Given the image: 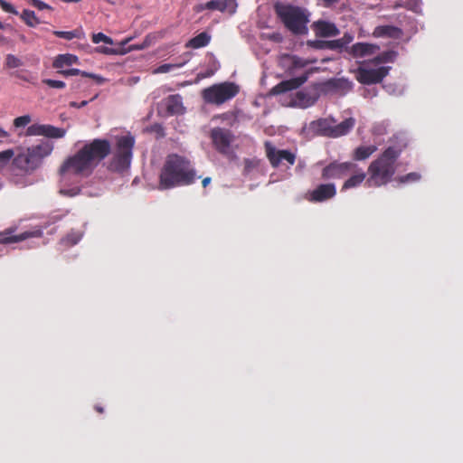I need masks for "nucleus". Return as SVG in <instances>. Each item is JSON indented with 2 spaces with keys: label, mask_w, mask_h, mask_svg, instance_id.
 Wrapping results in <instances>:
<instances>
[{
  "label": "nucleus",
  "mask_w": 463,
  "mask_h": 463,
  "mask_svg": "<svg viewBox=\"0 0 463 463\" xmlns=\"http://www.w3.org/2000/svg\"><path fill=\"white\" fill-rule=\"evenodd\" d=\"M29 3L38 10H52V7L41 0H29Z\"/></svg>",
  "instance_id": "nucleus-39"
},
{
  "label": "nucleus",
  "mask_w": 463,
  "mask_h": 463,
  "mask_svg": "<svg viewBox=\"0 0 463 463\" xmlns=\"http://www.w3.org/2000/svg\"><path fill=\"white\" fill-rule=\"evenodd\" d=\"M397 53L393 51H388L381 53L375 58L376 62H392L396 58Z\"/></svg>",
  "instance_id": "nucleus-35"
},
{
  "label": "nucleus",
  "mask_w": 463,
  "mask_h": 463,
  "mask_svg": "<svg viewBox=\"0 0 463 463\" xmlns=\"http://www.w3.org/2000/svg\"><path fill=\"white\" fill-rule=\"evenodd\" d=\"M16 228H8L3 232H0V244H10L24 241L31 237L41 236V232H24L20 234L14 235Z\"/></svg>",
  "instance_id": "nucleus-18"
},
{
  "label": "nucleus",
  "mask_w": 463,
  "mask_h": 463,
  "mask_svg": "<svg viewBox=\"0 0 463 463\" xmlns=\"http://www.w3.org/2000/svg\"><path fill=\"white\" fill-rule=\"evenodd\" d=\"M135 139L131 136L120 137L117 141L116 149L109 168L115 172H123L130 165Z\"/></svg>",
  "instance_id": "nucleus-5"
},
{
  "label": "nucleus",
  "mask_w": 463,
  "mask_h": 463,
  "mask_svg": "<svg viewBox=\"0 0 463 463\" xmlns=\"http://www.w3.org/2000/svg\"><path fill=\"white\" fill-rule=\"evenodd\" d=\"M96 51L98 52H99V53H104V54H108V55L109 54H116L117 53L116 50H114L112 48H109V47H102V46H100V47H98L96 49Z\"/></svg>",
  "instance_id": "nucleus-46"
},
{
  "label": "nucleus",
  "mask_w": 463,
  "mask_h": 463,
  "mask_svg": "<svg viewBox=\"0 0 463 463\" xmlns=\"http://www.w3.org/2000/svg\"><path fill=\"white\" fill-rule=\"evenodd\" d=\"M88 103H89L88 100H83L80 103H77L76 101H71V102H70V107L80 109V108L85 107Z\"/></svg>",
  "instance_id": "nucleus-48"
},
{
  "label": "nucleus",
  "mask_w": 463,
  "mask_h": 463,
  "mask_svg": "<svg viewBox=\"0 0 463 463\" xmlns=\"http://www.w3.org/2000/svg\"><path fill=\"white\" fill-rule=\"evenodd\" d=\"M64 3H79L80 0H61Z\"/></svg>",
  "instance_id": "nucleus-55"
},
{
  "label": "nucleus",
  "mask_w": 463,
  "mask_h": 463,
  "mask_svg": "<svg viewBox=\"0 0 463 463\" xmlns=\"http://www.w3.org/2000/svg\"><path fill=\"white\" fill-rule=\"evenodd\" d=\"M77 62H78V57L73 54H70V53L59 54L55 57V59L52 62V67L55 69H61L65 66H71Z\"/></svg>",
  "instance_id": "nucleus-26"
},
{
  "label": "nucleus",
  "mask_w": 463,
  "mask_h": 463,
  "mask_svg": "<svg viewBox=\"0 0 463 463\" xmlns=\"http://www.w3.org/2000/svg\"><path fill=\"white\" fill-rule=\"evenodd\" d=\"M82 77L91 78V79L95 80V81L98 84H103L106 81V79H104L103 77L94 74V73L87 72V71L82 72Z\"/></svg>",
  "instance_id": "nucleus-44"
},
{
  "label": "nucleus",
  "mask_w": 463,
  "mask_h": 463,
  "mask_svg": "<svg viewBox=\"0 0 463 463\" xmlns=\"http://www.w3.org/2000/svg\"><path fill=\"white\" fill-rule=\"evenodd\" d=\"M335 194L336 188L334 184H321L307 194V199L312 203H321L335 197Z\"/></svg>",
  "instance_id": "nucleus-16"
},
{
  "label": "nucleus",
  "mask_w": 463,
  "mask_h": 463,
  "mask_svg": "<svg viewBox=\"0 0 463 463\" xmlns=\"http://www.w3.org/2000/svg\"><path fill=\"white\" fill-rule=\"evenodd\" d=\"M420 175L418 173L412 172L410 174H407L406 175H403L400 178L401 183H407V182H416L420 180Z\"/></svg>",
  "instance_id": "nucleus-41"
},
{
  "label": "nucleus",
  "mask_w": 463,
  "mask_h": 463,
  "mask_svg": "<svg viewBox=\"0 0 463 463\" xmlns=\"http://www.w3.org/2000/svg\"><path fill=\"white\" fill-rule=\"evenodd\" d=\"M83 237V232L78 230H71L64 237L61 239V244L66 247L76 245Z\"/></svg>",
  "instance_id": "nucleus-27"
},
{
  "label": "nucleus",
  "mask_w": 463,
  "mask_h": 463,
  "mask_svg": "<svg viewBox=\"0 0 463 463\" xmlns=\"http://www.w3.org/2000/svg\"><path fill=\"white\" fill-rule=\"evenodd\" d=\"M14 152L13 149H6L5 151L0 152V168L5 167L9 164L11 159H14Z\"/></svg>",
  "instance_id": "nucleus-34"
},
{
  "label": "nucleus",
  "mask_w": 463,
  "mask_h": 463,
  "mask_svg": "<svg viewBox=\"0 0 463 463\" xmlns=\"http://www.w3.org/2000/svg\"><path fill=\"white\" fill-rule=\"evenodd\" d=\"M0 6L6 13H9V14H12L14 15L18 14V11L10 3H7L5 0H0Z\"/></svg>",
  "instance_id": "nucleus-40"
},
{
  "label": "nucleus",
  "mask_w": 463,
  "mask_h": 463,
  "mask_svg": "<svg viewBox=\"0 0 463 463\" xmlns=\"http://www.w3.org/2000/svg\"><path fill=\"white\" fill-rule=\"evenodd\" d=\"M9 134L0 127V138H5Z\"/></svg>",
  "instance_id": "nucleus-53"
},
{
  "label": "nucleus",
  "mask_w": 463,
  "mask_h": 463,
  "mask_svg": "<svg viewBox=\"0 0 463 463\" xmlns=\"http://www.w3.org/2000/svg\"><path fill=\"white\" fill-rule=\"evenodd\" d=\"M91 39L94 43H99L103 42L107 44H113V40L103 33H93Z\"/></svg>",
  "instance_id": "nucleus-36"
},
{
  "label": "nucleus",
  "mask_w": 463,
  "mask_h": 463,
  "mask_svg": "<svg viewBox=\"0 0 463 463\" xmlns=\"http://www.w3.org/2000/svg\"><path fill=\"white\" fill-rule=\"evenodd\" d=\"M173 67H175V65H172V64H163V65L158 67L157 72H161V73L168 72L171 70V68H173Z\"/></svg>",
  "instance_id": "nucleus-47"
},
{
  "label": "nucleus",
  "mask_w": 463,
  "mask_h": 463,
  "mask_svg": "<svg viewBox=\"0 0 463 463\" xmlns=\"http://www.w3.org/2000/svg\"><path fill=\"white\" fill-rule=\"evenodd\" d=\"M401 33V30L392 25L377 26L373 34L377 37H397Z\"/></svg>",
  "instance_id": "nucleus-28"
},
{
  "label": "nucleus",
  "mask_w": 463,
  "mask_h": 463,
  "mask_svg": "<svg viewBox=\"0 0 463 463\" xmlns=\"http://www.w3.org/2000/svg\"><path fill=\"white\" fill-rule=\"evenodd\" d=\"M321 94H339L345 95L347 93L352 85L347 80L344 79H330L326 81L317 83Z\"/></svg>",
  "instance_id": "nucleus-14"
},
{
  "label": "nucleus",
  "mask_w": 463,
  "mask_h": 463,
  "mask_svg": "<svg viewBox=\"0 0 463 463\" xmlns=\"http://www.w3.org/2000/svg\"><path fill=\"white\" fill-rule=\"evenodd\" d=\"M53 34L59 38H62L71 41L74 38H80V33L78 30L73 31H54Z\"/></svg>",
  "instance_id": "nucleus-33"
},
{
  "label": "nucleus",
  "mask_w": 463,
  "mask_h": 463,
  "mask_svg": "<svg viewBox=\"0 0 463 463\" xmlns=\"http://www.w3.org/2000/svg\"><path fill=\"white\" fill-rule=\"evenodd\" d=\"M30 122H31V117L29 115H24V116L17 117L16 118H14V125L16 128H22V127H25Z\"/></svg>",
  "instance_id": "nucleus-38"
},
{
  "label": "nucleus",
  "mask_w": 463,
  "mask_h": 463,
  "mask_svg": "<svg viewBox=\"0 0 463 463\" xmlns=\"http://www.w3.org/2000/svg\"><path fill=\"white\" fill-rule=\"evenodd\" d=\"M307 79L308 72H306L305 74L299 77L282 80L270 90V94L279 95L293 90H297L298 88L302 86L307 80Z\"/></svg>",
  "instance_id": "nucleus-17"
},
{
  "label": "nucleus",
  "mask_w": 463,
  "mask_h": 463,
  "mask_svg": "<svg viewBox=\"0 0 463 463\" xmlns=\"http://www.w3.org/2000/svg\"><path fill=\"white\" fill-rule=\"evenodd\" d=\"M111 152V145L108 139L95 138L86 143L73 156L64 160L59 173L61 181H65L68 175H75L89 176L98 165Z\"/></svg>",
  "instance_id": "nucleus-1"
},
{
  "label": "nucleus",
  "mask_w": 463,
  "mask_h": 463,
  "mask_svg": "<svg viewBox=\"0 0 463 463\" xmlns=\"http://www.w3.org/2000/svg\"><path fill=\"white\" fill-rule=\"evenodd\" d=\"M211 138L220 153L227 154L230 151L234 136L229 129L214 128L211 131Z\"/></svg>",
  "instance_id": "nucleus-11"
},
{
  "label": "nucleus",
  "mask_w": 463,
  "mask_h": 463,
  "mask_svg": "<svg viewBox=\"0 0 463 463\" xmlns=\"http://www.w3.org/2000/svg\"><path fill=\"white\" fill-rule=\"evenodd\" d=\"M95 410H96L99 413H102V412H103V408H102L101 406L96 405V406H95Z\"/></svg>",
  "instance_id": "nucleus-54"
},
{
  "label": "nucleus",
  "mask_w": 463,
  "mask_h": 463,
  "mask_svg": "<svg viewBox=\"0 0 463 463\" xmlns=\"http://www.w3.org/2000/svg\"><path fill=\"white\" fill-rule=\"evenodd\" d=\"M66 130L49 124H33L27 128V136H43L49 138H61Z\"/></svg>",
  "instance_id": "nucleus-13"
},
{
  "label": "nucleus",
  "mask_w": 463,
  "mask_h": 463,
  "mask_svg": "<svg viewBox=\"0 0 463 463\" xmlns=\"http://www.w3.org/2000/svg\"><path fill=\"white\" fill-rule=\"evenodd\" d=\"M23 61L14 54H7L5 60V67L7 69H15L23 65Z\"/></svg>",
  "instance_id": "nucleus-31"
},
{
  "label": "nucleus",
  "mask_w": 463,
  "mask_h": 463,
  "mask_svg": "<svg viewBox=\"0 0 463 463\" xmlns=\"http://www.w3.org/2000/svg\"><path fill=\"white\" fill-rule=\"evenodd\" d=\"M402 148L388 146L368 166L369 177L366 184L369 187H379L392 181L396 172V161L401 156Z\"/></svg>",
  "instance_id": "nucleus-3"
},
{
  "label": "nucleus",
  "mask_w": 463,
  "mask_h": 463,
  "mask_svg": "<svg viewBox=\"0 0 463 463\" xmlns=\"http://www.w3.org/2000/svg\"><path fill=\"white\" fill-rule=\"evenodd\" d=\"M376 151L377 146L375 145L360 146L354 150L352 158L354 161H364L369 158Z\"/></svg>",
  "instance_id": "nucleus-24"
},
{
  "label": "nucleus",
  "mask_w": 463,
  "mask_h": 463,
  "mask_svg": "<svg viewBox=\"0 0 463 463\" xmlns=\"http://www.w3.org/2000/svg\"><path fill=\"white\" fill-rule=\"evenodd\" d=\"M82 72H84V71H80L79 69H69V70H63V71H58V73H60L65 77L74 76V75H81L82 76Z\"/></svg>",
  "instance_id": "nucleus-43"
},
{
  "label": "nucleus",
  "mask_w": 463,
  "mask_h": 463,
  "mask_svg": "<svg viewBox=\"0 0 463 463\" xmlns=\"http://www.w3.org/2000/svg\"><path fill=\"white\" fill-rule=\"evenodd\" d=\"M228 6V1L223 0H211L205 4V7L209 10L225 11Z\"/></svg>",
  "instance_id": "nucleus-32"
},
{
  "label": "nucleus",
  "mask_w": 463,
  "mask_h": 463,
  "mask_svg": "<svg viewBox=\"0 0 463 463\" xmlns=\"http://www.w3.org/2000/svg\"><path fill=\"white\" fill-rule=\"evenodd\" d=\"M212 75H213V71H207V72H205V73H199V74L197 75V78H198V79H203V78L210 77V76H212Z\"/></svg>",
  "instance_id": "nucleus-49"
},
{
  "label": "nucleus",
  "mask_w": 463,
  "mask_h": 463,
  "mask_svg": "<svg viewBox=\"0 0 463 463\" xmlns=\"http://www.w3.org/2000/svg\"><path fill=\"white\" fill-rule=\"evenodd\" d=\"M31 148L43 160L45 156L51 155L53 150V145L50 141H43L36 146H31Z\"/></svg>",
  "instance_id": "nucleus-29"
},
{
  "label": "nucleus",
  "mask_w": 463,
  "mask_h": 463,
  "mask_svg": "<svg viewBox=\"0 0 463 463\" xmlns=\"http://www.w3.org/2000/svg\"><path fill=\"white\" fill-rule=\"evenodd\" d=\"M211 41V35L206 32H202L196 36L190 39L186 44L185 47L187 48H193V49H199L205 47L209 44Z\"/></svg>",
  "instance_id": "nucleus-25"
},
{
  "label": "nucleus",
  "mask_w": 463,
  "mask_h": 463,
  "mask_svg": "<svg viewBox=\"0 0 463 463\" xmlns=\"http://www.w3.org/2000/svg\"><path fill=\"white\" fill-rule=\"evenodd\" d=\"M60 193L63 195L73 197L80 193V188L73 187L69 189H61Z\"/></svg>",
  "instance_id": "nucleus-42"
},
{
  "label": "nucleus",
  "mask_w": 463,
  "mask_h": 463,
  "mask_svg": "<svg viewBox=\"0 0 463 463\" xmlns=\"http://www.w3.org/2000/svg\"><path fill=\"white\" fill-rule=\"evenodd\" d=\"M43 82L46 84L48 87L54 89H63L66 86L64 81L52 79H45L43 80Z\"/></svg>",
  "instance_id": "nucleus-37"
},
{
  "label": "nucleus",
  "mask_w": 463,
  "mask_h": 463,
  "mask_svg": "<svg viewBox=\"0 0 463 463\" xmlns=\"http://www.w3.org/2000/svg\"><path fill=\"white\" fill-rule=\"evenodd\" d=\"M165 109L170 115L184 114L185 108L183 105V98L180 94L169 95L165 99Z\"/></svg>",
  "instance_id": "nucleus-22"
},
{
  "label": "nucleus",
  "mask_w": 463,
  "mask_h": 463,
  "mask_svg": "<svg viewBox=\"0 0 463 463\" xmlns=\"http://www.w3.org/2000/svg\"><path fill=\"white\" fill-rule=\"evenodd\" d=\"M354 36L350 33H345L342 38L330 41H315L312 43L313 47L317 49L342 50L351 43Z\"/></svg>",
  "instance_id": "nucleus-19"
},
{
  "label": "nucleus",
  "mask_w": 463,
  "mask_h": 463,
  "mask_svg": "<svg viewBox=\"0 0 463 463\" xmlns=\"http://www.w3.org/2000/svg\"><path fill=\"white\" fill-rule=\"evenodd\" d=\"M204 9H207V8L205 7V4H204V5H203V4H201V5H197L194 7V11H196V12H202V11H203Z\"/></svg>",
  "instance_id": "nucleus-51"
},
{
  "label": "nucleus",
  "mask_w": 463,
  "mask_h": 463,
  "mask_svg": "<svg viewBox=\"0 0 463 463\" xmlns=\"http://www.w3.org/2000/svg\"><path fill=\"white\" fill-rule=\"evenodd\" d=\"M274 11L283 25L293 34L304 35L308 32L310 12L305 7L291 4L276 3Z\"/></svg>",
  "instance_id": "nucleus-4"
},
{
  "label": "nucleus",
  "mask_w": 463,
  "mask_h": 463,
  "mask_svg": "<svg viewBox=\"0 0 463 463\" xmlns=\"http://www.w3.org/2000/svg\"><path fill=\"white\" fill-rule=\"evenodd\" d=\"M264 146L266 156L273 167H279L282 161H286L290 165L295 164L296 155L289 150L277 149L269 141L265 142Z\"/></svg>",
  "instance_id": "nucleus-10"
},
{
  "label": "nucleus",
  "mask_w": 463,
  "mask_h": 463,
  "mask_svg": "<svg viewBox=\"0 0 463 463\" xmlns=\"http://www.w3.org/2000/svg\"><path fill=\"white\" fill-rule=\"evenodd\" d=\"M239 90L238 85L233 82L225 81L204 89L202 96L206 103L221 105L234 98L239 93Z\"/></svg>",
  "instance_id": "nucleus-6"
},
{
  "label": "nucleus",
  "mask_w": 463,
  "mask_h": 463,
  "mask_svg": "<svg viewBox=\"0 0 463 463\" xmlns=\"http://www.w3.org/2000/svg\"><path fill=\"white\" fill-rule=\"evenodd\" d=\"M312 29L317 37L323 38L336 36L340 33L338 28L334 23L324 20L314 22Z\"/></svg>",
  "instance_id": "nucleus-20"
},
{
  "label": "nucleus",
  "mask_w": 463,
  "mask_h": 463,
  "mask_svg": "<svg viewBox=\"0 0 463 463\" xmlns=\"http://www.w3.org/2000/svg\"><path fill=\"white\" fill-rule=\"evenodd\" d=\"M0 29H4V24L2 22H0Z\"/></svg>",
  "instance_id": "nucleus-56"
},
{
  "label": "nucleus",
  "mask_w": 463,
  "mask_h": 463,
  "mask_svg": "<svg viewBox=\"0 0 463 463\" xmlns=\"http://www.w3.org/2000/svg\"><path fill=\"white\" fill-rule=\"evenodd\" d=\"M356 168L357 165L354 162L334 161L323 168L321 176L325 180L342 179L351 172H354Z\"/></svg>",
  "instance_id": "nucleus-9"
},
{
  "label": "nucleus",
  "mask_w": 463,
  "mask_h": 463,
  "mask_svg": "<svg viewBox=\"0 0 463 463\" xmlns=\"http://www.w3.org/2000/svg\"><path fill=\"white\" fill-rule=\"evenodd\" d=\"M352 175L345 181L342 185L341 191H345L351 188L359 186L366 178V174L358 166L354 172H351Z\"/></svg>",
  "instance_id": "nucleus-23"
},
{
  "label": "nucleus",
  "mask_w": 463,
  "mask_h": 463,
  "mask_svg": "<svg viewBox=\"0 0 463 463\" xmlns=\"http://www.w3.org/2000/svg\"><path fill=\"white\" fill-rule=\"evenodd\" d=\"M14 76L22 80L33 82V77L25 71H16Z\"/></svg>",
  "instance_id": "nucleus-45"
},
{
  "label": "nucleus",
  "mask_w": 463,
  "mask_h": 463,
  "mask_svg": "<svg viewBox=\"0 0 463 463\" xmlns=\"http://www.w3.org/2000/svg\"><path fill=\"white\" fill-rule=\"evenodd\" d=\"M293 64L295 67H304L306 62L302 61L300 59H295Z\"/></svg>",
  "instance_id": "nucleus-50"
},
{
  "label": "nucleus",
  "mask_w": 463,
  "mask_h": 463,
  "mask_svg": "<svg viewBox=\"0 0 463 463\" xmlns=\"http://www.w3.org/2000/svg\"><path fill=\"white\" fill-rule=\"evenodd\" d=\"M321 91L317 83L312 84L308 89L296 93L295 103L303 109L313 106L319 99Z\"/></svg>",
  "instance_id": "nucleus-15"
},
{
  "label": "nucleus",
  "mask_w": 463,
  "mask_h": 463,
  "mask_svg": "<svg viewBox=\"0 0 463 463\" xmlns=\"http://www.w3.org/2000/svg\"><path fill=\"white\" fill-rule=\"evenodd\" d=\"M390 69V67H379L376 69L359 68L356 78L362 84L379 83L387 76Z\"/></svg>",
  "instance_id": "nucleus-12"
},
{
  "label": "nucleus",
  "mask_w": 463,
  "mask_h": 463,
  "mask_svg": "<svg viewBox=\"0 0 463 463\" xmlns=\"http://www.w3.org/2000/svg\"><path fill=\"white\" fill-rule=\"evenodd\" d=\"M42 164V159L28 147L24 153L18 154L14 157L12 165L14 168L24 174H30L36 170Z\"/></svg>",
  "instance_id": "nucleus-8"
},
{
  "label": "nucleus",
  "mask_w": 463,
  "mask_h": 463,
  "mask_svg": "<svg viewBox=\"0 0 463 463\" xmlns=\"http://www.w3.org/2000/svg\"><path fill=\"white\" fill-rule=\"evenodd\" d=\"M345 50L354 58H364L375 53L379 47L372 43H357Z\"/></svg>",
  "instance_id": "nucleus-21"
},
{
  "label": "nucleus",
  "mask_w": 463,
  "mask_h": 463,
  "mask_svg": "<svg viewBox=\"0 0 463 463\" xmlns=\"http://www.w3.org/2000/svg\"><path fill=\"white\" fill-rule=\"evenodd\" d=\"M21 19L29 27H35L41 24L40 19L36 16L35 13L29 9H24L20 15Z\"/></svg>",
  "instance_id": "nucleus-30"
},
{
  "label": "nucleus",
  "mask_w": 463,
  "mask_h": 463,
  "mask_svg": "<svg viewBox=\"0 0 463 463\" xmlns=\"http://www.w3.org/2000/svg\"><path fill=\"white\" fill-rule=\"evenodd\" d=\"M211 181H212L211 177L203 178V181H202L203 186L206 187L211 183Z\"/></svg>",
  "instance_id": "nucleus-52"
},
{
  "label": "nucleus",
  "mask_w": 463,
  "mask_h": 463,
  "mask_svg": "<svg viewBox=\"0 0 463 463\" xmlns=\"http://www.w3.org/2000/svg\"><path fill=\"white\" fill-rule=\"evenodd\" d=\"M355 120L353 118L345 119L339 124H333L327 118H320L312 123L315 131L323 137L336 138L346 135L354 127Z\"/></svg>",
  "instance_id": "nucleus-7"
},
{
  "label": "nucleus",
  "mask_w": 463,
  "mask_h": 463,
  "mask_svg": "<svg viewBox=\"0 0 463 463\" xmlns=\"http://www.w3.org/2000/svg\"><path fill=\"white\" fill-rule=\"evenodd\" d=\"M197 178L196 171L187 157L175 153L169 154L159 173L158 188L168 190L190 185Z\"/></svg>",
  "instance_id": "nucleus-2"
}]
</instances>
